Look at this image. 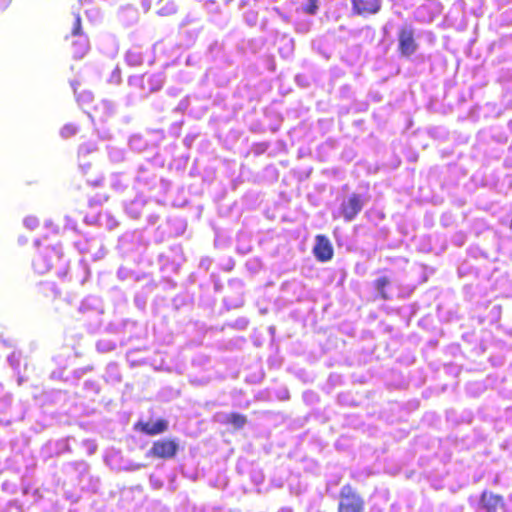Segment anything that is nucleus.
Segmentation results:
<instances>
[{
  "mask_svg": "<svg viewBox=\"0 0 512 512\" xmlns=\"http://www.w3.org/2000/svg\"><path fill=\"white\" fill-rule=\"evenodd\" d=\"M365 500L351 484L343 485L338 495L337 512H364Z\"/></svg>",
  "mask_w": 512,
  "mask_h": 512,
  "instance_id": "obj_1",
  "label": "nucleus"
},
{
  "mask_svg": "<svg viewBox=\"0 0 512 512\" xmlns=\"http://www.w3.org/2000/svg\"><path fill=\"white\" fill-rule=\"evenodd\" d=\"M179 450V444L175 439L163 438L153 442L148 455L158 459H172Z\"/></svg>",
  "mask_w": 512,
  "mask_h": 512,
  "instance_id": "obj_2",
  "label": "nucleus"
},
{
  "mask_svg": "<svg viewBox=\"0 0 512 512\" xmlns=\"http://www.w3.org/2000/svg\"><path fill=\"white\" fill-rule=\"evenodd\" d=\"M364 206V200L360 194L352 193L348 198L342 201L339 207L340 216L346 222H351L361 212Z\"/></svg>",
  "mask_w": 512,
  "mask_h": 512,
  "instance_id": "obj_3",
  "label": "nucleus"
},
{
  "mask_svg": "<svg viewBox=\"0 0 512 512\" xmlns=\"http://www.w3.org/2000/svg\"><path fill=\"white\" fill-rule=\"evenodd\" d=\"M418 45L411 27H402L398 32V50L402 56L409 57L416 52Z\"/></svg>",
  "mask_w": 512,
  "mask_h": 512,
  "instance_id": "obj_4",
  "label": "nucleus"
},
{
  "mask_svg": "<svg viewBox=\"0 0 512 512\" xmlns=\"http://www.w3.org/2000/svg\"><path fill=\"white\" fill-rule=\"evenodd\" d=\"M479 507L485 512H498L506 508V503L502 495L484 490L480 495Z\"/></svg>",
  "mask_w": 512,
  "mask_h": 512,
  "instance_id": "obj_5",
  "label": "nucleus"
},
{
  "mask_svg": "<svg viewBox=\"0 0 512 512\" xmlns=\"http://www.w3.org/2000/svg\"><path fill=\"white\" fill-rule=\"evenodd\" d=\"M313 254L319 262H328L333 258V246L325 235L320 234L315 237Z\"/></svg>",
  "mask_w": 512,
  "mask_h": 512,
  "instance_id": "obj_6",
  "label": "nucleus"
},
{
  "mask_svg": "<svg viewBox=\"0 0 512 512\" xmlns=\"http://www.w3.org/2000/svg\"><path fill=\"white\" fill-rule=\"evenodd\" d=\"M134 430L149 436H155L168 430V421L165 419H158L155 422L140 420L134 424Z\"/></svg>",
  "mask_w": 512,
  "mask_h": 512,
  "instance_id": "obj_7",
  "label": "nucleus"
},
{
  "mask_svg": "<svg viewBox=\"0 0 512 512\" xmlns=\"http://www.w3.org/2000/svg\"><path fill=\"white\" fill-rule=\"evenodd\" d=\"M352 12L355 15L367 16L381 10V0H351Z\"/></svg>",
  "mask_w": 512,
  "mask_h": 512,
  "instance_id": "obj_8",
  "label": "nucleus"
},
{
  "mask_svg": "<svg viewBox=\"0 0 512 512\" xmlns=\"http://www.w3.org/2000/svg\"><path fill=\"white\" fill-rule=\"evenodd\" d=\"M141 87L149 92H156L163 87L164 81L160 75L145 73L141 76Z\"/></svg>",
  "mask_w": 512,
  "mask_h": 512,
  "instance_id": "obj_9",
  "label": "nucleus"
},
{
  "mask_svg": "<svg viewBox=\"0 0 512 512\" xmlns=\"http://www.w3.org/2000/svg\"><path fill=\"white\" fill-rule=\"evenodd\" d=\"M89 50V41L87 37H82L78 41L71 42V53L74 58H82Z\"/></svg>",
  "mask_w": 512,
  "mask_h": 512,
  "instance_id": "obj_10",
  "label": "nucleus"
},
{
  "mask_svg": "<svg viewBox=\"0 0 512 512\" xmlns=\"http://www.w3.org/2000/svg\"><path fill=\"white\" fill-rule=\"evenodd\" d=\"M391 281L387 276L377 278L374 282V288L379 293L382 300H389L390 295L386 292V288L390 285Z\"/></svg>",
  "mask_w": 512,
  "mask_h": 512,
  "instance_id": "obj_11",
  "label": "nucleus"
},
{
  "mask_svg": "<svg viewBox=\"0 0 512 512\" xmlns=\"http://www.w3.org/2000/svg\"><path fill=\"white\" fill-rule=\"evenodd\" d=\"M225 423L231 425L234 429H242L247 423V417L233 412L226 417Z\"/></svg>",
  "mask_w": 512,
  "mask_h": 512,
  "instance_id": "obj_12",
  "label": "nucleus"
},
{
  "mask_svg": "<svg viewBox=\"0 0 512 512\" xmlns=\"http://www.w3.org/2000/svg\"><path fill=\"white\" fill-rule=\"evenodd\" d=\"M125 60L131 66H139L143 62V56L135 50H129L126 53Z\"/></svg>",
  "mask_w": 512,
  "mask_h": 512,
  "instance_id": "obj_13",
  "label": "nucleus"
},
{
  "mask_svg": "<svg viewBox=\"0 0 512 512\" xmlns=\"http://www.w3.org/2000/svg\"><path fill=\"white\" fill-rule=\"evenodd\" d=\"M78 130H79V128L77 125H75L73 123H68V124H65L61 128L60 134L63 138L68 139V138L75 136L77 134Z\"/></svg>",
  "mask_w": 512,
  "mask_h": 512,
  "instance_id": "obj_14",
  "label": "nucleus"
},
{
  "mask_svg": "<svg viewBox=\"0 0 512 512\" xmlns=\"http://www.w3.org/2000/svg\"><path fill=\"white\" fill-rule=\"evenodd\" d=\"M71 35L73 37L82 36V20L79 13L74 14Z\"/></svg>",
  "mask_w": 512,
  "mask_h": 512,
  "instance_id": "obj_15",
  "label": "nucleus"
},
{
  "mask_svg": "<svg viewBox=\"0 0 512 512\" xmlns=\"http://www.w3.org/2000/svg\"><path fill=\"white\" fill-rule=\"evenodd\" d=\"M303 10L309 15H314L318 10V0H308V4Z\"/></svg>",
  "mask_w": 512,
  "mask_h": 512,
  "instance_id": "obj_16",
  "label": "nucleus"
},
{
  "mask_svg": "<svg viewBox=\"0 0 512 512\" xmlns=\"http://www.w3.org/2000/svg\"><path fill=\"white\" fill-rule=\"evenodd\" d=\"M104 181V177L103 176H99V177H96V178H87V182L89 184H91L92 186H99L102 184V182Z\"/></svg>",
  "mask_w": 512,
  "mask_h": 512,
  "instance_id": "obj_17",
  "label": "nucleus"
},
{
  "mask_svg": "<svg viewBox=\"0 0 512 512\" xmlns=\"http://www.w3.org/2000/svg\"><path fill=\"white\" fill-rule=\"evenodd\" d=\"M12 0H0V12L4 11L10 4Z\"/></svg>",
  "mask_w": 512,
  "mask_h": 512,
  "instance_id": "obj_18",
  "label": "nucleus"
},
{
  "mask_svg": "<svg viewBox=\"0 0 512 512\" xmlns=\"http://www.w3.org/2000/svg\"><path fill=\"white\" fill-rule=\"evenodd\" d=\"M510 227H511V230H512V218H511V223H510Z\"/></svg>",
  "mask_w": 512,
  "mask_h": 512,
  "instance_id": "obj_19",
  "label": "nucleus"
}]
</instances>
